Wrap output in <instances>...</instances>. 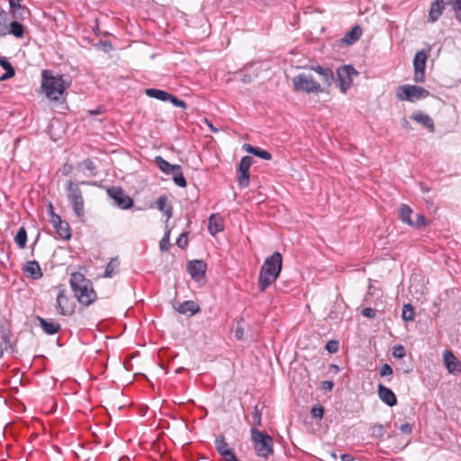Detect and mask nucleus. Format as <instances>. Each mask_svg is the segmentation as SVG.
<instances>
[{
    "label": "nucleus",
    "instance_id": "obj_36",
    "mask_svg": "<svg viewBox=\"0 0 461 461\" xmlns=\"http://www.w3.org/2000/svg\"><path fill=\"white\" fill-rule=\"evenodd\" d=\"M8 14L5 10L0 11V37L7 35Z\"/></svg>",
    "mask_w": 461,
    "mask_h": 461
},
{
    "label": "nucleus",
    "instance_id": "obj_23",
    "mask_svg": "<svg viewBox=\"0 0 461 461\" xmlns=\"http://www.w3.org/2000/svg\"><path fill=\"white\" fill-rule=\"evenodd\" d=\"M157 167L166 175H171L175 170L181 169L180 165H173L164 159L161 156L155 157L154 159Z\"/></svg>",
    "mask_w": 461,
    "mask_h": 461
},
{
    "label": "nucleus",
    "instance_id": "obj_20",
    "mask_svg": "<svg viewBox=\"0 0 461 461\" xmlns=\"http://www.w3.org/2000/svg\"><path fill=\"white\" fill-rule=\"evenodd\" d=\"M36 320L39 321L40 326L43 331L48 335H54L58 333L61 329V326L59 322L53 321L51 320L49 321L41 316H37Z\"/></svg>",
    "mask_w": 461,
    "mask_h": 461
},
{
    "label": "nucleus",
    "instance_id": "obj_39",
    "mask_svg": "<svg viewBox=\"0 0 461 461\" xmlns=\"http://www.w3.org/2000/svg\"><path fill=\"white\" fill-rule=\"evenodd\" d=\"M371 436L373 438L383 439L385 434L384 428L382 424L376 423L371 426Z\"/></svg>",
    "mask_w": 461,
    "mask_h": 461
},
{
    "label": "nucleus",
    "instance_id": "obj_33",
    "mask_svg": "<svg viewBox=\"0 0 461 461\" xmlns=\"http://www.w3.org/2000/svg\"><path fill=\"white\" fill-rule=\"evenodd\" d=\"M119 264L120 262L117 258H112L107 264L103 276L106 278L113 276V275L117 272Z\"/></svg>",
    "mask_w": 461,
    "mask_h": 461
},
{
    "label": "nucleus",
    "instance_id": "obj_29",
    "mask_svg": "<svg viewBox=\"0 0 461 461\" xmlns=\"http://www.w3.org/2000/svg\"><path fill=\"white\" fill-rule=\"evenodd\" d=\"M145 93L148 96L156 98L160 101L167 102L168 98H170V93H167L164 90L156 89V88H148L145 90Z\"/></svg>",
    "mask_w": 461,
    "mask_h": 461
},
{
    "label": "nucleus",
    "instance_id": "obj_25",
    "mask_svg": "<svg viewBox=\"0 0 461 461\" xmlns=\"http://www.w3.org/2000/svg\"><path fill=\"white\" fill-rule=\"evenodd\" d=\"M23 269L32 279L37 280L42 277L41 268L36 260L28 261Z\"/></svg>",
    "mask_w": 461,
    "mask_h": 461
},
{
    "label": "nucleus",
    "instance_id": "obj_19",
    "mask_svg": "<svg viewBox=\"0 0 461 461\" xmlns=\"http://www.w3.org/2000/svg\"><path fill=\"white\" fill-rule=\"evenodd\" d=\"M362 34V29L359 25H355L351 30L346 33L345 37L341 38L339 41L341 46L352 45L357 41Z\"/></svg>",
    "mask_w": 461,
    "mask_h": 461
},
{
    "label": "nucleus",
    "instance_id": "obj_41",
    "mask_svg": "<svg viewBox=\"0 0 461 461\" xmlns=\"http://www.w3.org/2000/svg\"><path fill=\"white\" fill-rule=\"evenodd\" d=\"M448 5L454 11L456 20L461 23V0H449Z\"/></svg>",
    "mask_w": 461,
    "mask_h": 461
},
{
    "label": "nucleus",
    "instance_id": "obj_38",
    "mask_svg": "<svg viewBox=\"0 0 461 461\" xmlns=\"http://www.w3.org/2000/svg\"><path fill=\"white\" fill-rule=\"evenodd\" d=\"M402 318L406 321H411L414 320V311L411 303H406L403 305Z\"/></svg>",
    "mask_w": 461,
    "mask_h": 461
},
{
    "label": "nucleus",
    "instance_id": "obj_22",
    "mask_svg": "<svg viewBox=\"0 0 461 461\" xmlns=\"http://www.w3.org/2000/svg\"><path fill=\"white\" fill-rule=\"evenodd\" d=\"M313 71L318 73L324 85L327 86H330L334 79V74L331 68L328 67H321V66H313L311 68Z\"/></svg>",
    "mask_w": 461,
    "mask_h": 461
},
{
    "label": "nucleus",
    "instance_id": "obj_48",
    "mask_svg": "<svg viewBox=\"0 0 461 461\" xmlns=\"http://www.w3.org/2000/svg\"><path fill=\"white\" fill-rule=\"evenodd\" d=\"M168 101L171 102L176 107H180L182 109H186L187 107V104L185 101L177 98L173 95H170V98H168Z\"/></svg>",
    "mask_w": 461,
    "mask_h": 461
},
{
    "label": "nucleus",
    "instance_id": "obj_14",
    "mask_svg": "<svg viewBox=\"0 0 461 461\" xmlns=\"http://www.w3.org/2000/svg\"><path fill=\"white\" fill-rule=\"evenodd\" d=\"M51 223L56 230V232L59 236L63 240H70L71 238V229L69 224L61 219V217L58 214H53V220H51Z\"/></svg>",
    "mask_w": 461,
    "mask_h": 461
},
{
    "label": "nucleus",
    "instance_id": "obj_11",
    "mask_svg": "<svg viewBox=\"0 0 461 461\" xmlns=\"http://www.w3.org/2000/svg\"><path fill=\"white\" fill-rule=\"evenodd\" d=\"M107 194L121 209L126 210L133 205V200L121 187H110L107 189Z\"/></svg>",
    "mask_w": 461,
    "mask_h": 461
},
{
    "label": "nucleus",
    "instance_id": "obj_17",
    "mask_svg": "<svg viewBox=\"0 0 461 461\" xmlns=\"http://www.w3.org/2000/svg\"><path fill=\"white\" fill-rule=\"evenodd\" d=\"M448 5V2L445 0H434L430 4L429 10V21L430 23H436L443 14L445 6Z\"/></svg>",
    "mask_w": 461,
    "mask_h": 461
},
{
    "label": "nucleus",
    "instance_id": "obj_49",
    "mask_svg": "<svg viewBox=\"0 0 461 461\" xmlns=\"http://www.w3.org/2000/svg\"><path fill=\"white\" fill-rule=\"evenodd\" d=\"M176 244L180 249H185L187 246V244H188V241H187V232L181 233L180 236L177 238Z\"/></svg>",
    "mask_w": 461,
    "mask_h": 461
},
{
    "label": "nucleus",
    "instance_id": "obj_6",
    "mask_svg": "<svg viewBox=\"0 0 461 461\" xmlns=\"http://www.w3.org/2000/svg\"><path fill=\"white\" fill-rule=\"evenodd\" d=\"M294 90L307 94L322 92L320 83H318L312 75L301 73L292 79Z\"/></svg>",
    "mask_w": 461,
    "mask_h": 461
},
{
    "label": "nucleus",
    "instance_id": "obj_57",
    "mask_svg": "<svg viewBox=\"0 0 461 461\" xmlns=\"http://www.w3.org/2000/svg\"><path fill=\"white\" fill-rule=\"evenodd\" d=\"M334 387V383L332 381H323L322 388L324 390L331 391Z\"/></svg>",
    "mask_w": 461,
    "mask_h": 461
},
{
    "label": "nucleus",
    "instance_id": "obj_53",
    "mask_svg": "<svg viewBox=\"0 0 461 461\" xmlns=\"http://www.w3.org/2000/svg\"><path fill=\"white\" fill-rule=\"evenodd\" d=\"M0 66L5 70H14L12 64L5 59V58H0Z\"/></svg>",
    "mask_w": 461,
    "mask_h": 461
},
{
    "label": "nucleus",
    "instance_id": "obj_40",
    "mask_svg": "<svg viewBox=\"0 0 461 461\" xmlns=\"http://www.w3.org/2000/svg\"><path fill=\"white\" fill-rule=\"evenodd\" d=\"M340 307H341L340 303H339L338 302H335L333 303V305L330 307L327 317L330 320L341 319Z\"/></svg>",
    "mask_w": 461,
    "mask_h": 461
},
{
    "label": "nucleus",
    "instance_id": "obj_31",
    "mask_svg": "<svg viewBox=\"0 0 461 461\" xmlns=\"http://www.w3.org/2000/svg\"><path fill=\"white\" fill-rule=\"evenodd\" d=\"M412 214L411 208L407 204H402L399 208V218L408 225L411 226L412 221L411 215Z\"/></svg>",
    "mask_w": 461,
    "mask_h": 461
},
{
    "label": "nucleus",
    "instance_id": "obj_30",
    "mask_svg": "<svg viewBox=\"0 0 461 461\" xmlns=\"http://www.w3.org/2000/svg\"><path fill=\"white\" fill-rule=\"evenodd\" d=\"M167 198L161 195L157 200V208L167 216V221L172 217V206L167 205Z\"/></svg>",
    "mask_w": 461,
    "mask_h": 461
},
{
    "label": "nucleus",
    "instance_id": "obj_51",
    "mask_svg": "<svg viewBox=\"0 0 461 461\" xmlns=\"http://www.w3.org/2000/svg\"><path fill=\"white\" fill-rule=\"evenodd\" d=\"M379 374L381 376H388L393 374V368L388 364H384L381 366Z\"/></svg>",
    "mask_w": 461,
    "mask_h": 461
},
{
    "label": "nucleus",
    "instance_id": "obj_63",
    "mask_svg": "<svg viewBox=\"0 0 461 461\" xmlns=\"http://www.w3.org/2000/svg\"><path fill=\"white\" fill-rule=\"evenodd\" d=\"M49 212L51 215V220H53V214H56V213L54 212V208H53L52 204L49 205Z\"/></svg>",
    "mask_w": 461,
    "mask_h": 461
},
{
    "label": "nucleus",
    "instance_id": "obj_24",
    "mask_svg": "<svg viewBox=\"0 0 461 461\" xmlns=\"http://www.w3.org/2000/svg\"><path fill=\"white\" fill-rule=\"evenodd\" d=\"M224 229L223 220L217 214H212L209 217L208 230L211 235L215 236Z\"/></svg>",
    "mask_w": 461,
    "mask_h": 461
},
{
    "label": "nucleus",
    "instance_id": "obj_27",
    "mask_svg": "<svg viewBox=\"0 0 461 461\" xmlns=\"http://www.w3.org/2000/svg\"><path fill=\"white\" fill-rule=\"evenodd\" d=\"M24 32V26L18 21L11 22L7 28V34H12L13 36L18 39L23 38Z\"/></svg>",
    "mask_w": 461,
    "mask_h": 461
},
{
    "label": "nucleus",
    "instance_id": "obj_56",
    "mask_svg": "<svg viewBox=\"0 0 461 461\" xmlns=\"http://www.w3.org/2000/svg\"><path fill=\"white\" fill-rule=\"evenodd\" d=\"M15 75V70H7L1 77L0 81L7 80Z\"/></svg>",
    "mask_w": 461,
    "mask_h": 461
},
{
    "label": "nucleus",
    "instance_id": "obj_54",
    "mask_svg": "<svg viewBox=\"0 0 461 461\" xmlns=\"http://www.w3.org/2000/svg\"><path fill=\"white\" fill-rule=\"evenodd\" d=\"M423 225H425L424 216L422 214H417L416 220L414 221H412L411 226L420 227V226H423Z\"/></svg>",
    "mask_w": 461,
    "mask_h": 461
},
{
    "label": "nucleus",
    "instance_id": "obj_16",
    "mask_svg": "<svg viewBox=\"0 0 461 461\" xmlns=\"http://www.w3.org/2000/svg\"><path fill=\"white\" fill-rule=\"evenodd\" d=\"M377 393L382 402H384L389 407L395 406L397 404V398L394 393L388 387L382 384L377 386Z\"/></svg>",
    "mask_w": 461,
    "mask_h": 461
},
{
    "label": "nucleus",
    "instance_id": "obj_55",
    "mask_svg": "<svg viewBox=\"0 0 461 461\" xmlns=\"http://www.w3.org/2000/svg\"><path fill=\"white\" fill-rule=\"evenodd\" d=\"M400 430L404 434H411L412 432V426L410 423H403L400 426Z\"/></svg>",
    "mask_w": 461,
    "mask_h": 461
},
{
    "label": "nucleus",
    "instance_id": "obj_26",
    "mask_svg": "<svg viewBox=\"0 0 461 461\" xmlns=\"http://www.w3.org/2000/svg\"><path fill=\"white\" fill-rule=\"evenodd\" d=\"M175 309L181 314L190 313L191 315H194L200 312L199 305L194 301H185L177 307H175Z\"/></svg>",
    "mask_w": 461,
    "mask_h": 461
},
{
    "label": "nucleus",
    "instance_id": "obj_28",
    "mask_svg": "<svg viewBox=\"0 0 461 461\" xmlns=\"http://www.w3.org/2000/svg\"><path fill=\"white\" fill-rule=\"evenodd\" d=\"M10 12L14 19H22L26 8L20 4V0H8Z\"/></svg>",
    "mask_w": 461,
    "mask_h": 461
},
{
    "label": "nucleus",
    "instance_id": "obj_44",
    "mask_svg": "<svg viewBox=\"0 0 461 461\" xmlns=\"http://www.w3.org/2000/svg\"><path fill=\"white\" fill-rule=\"evenodd\" d=\"M243 321H244L243 317H240L237 320L236 329L234 330V336L238 340L243 339V337H244V328L242 325Z\"/></svg>",
    "mask_w": 461,
    "mask_h": 461
},
{
    "label": "nucleus",
    "instance_id": "obj_9",
    "mask_svg": "<svg viewBox=\"0 0 461 461\" xmlns=\"http://www.w3.org/2000/svg\"><path fill=\"white\" fill-rule=\"evenodd\" d=\"M253 162L254 159L250 156H244L240 161L237 182L239 187L241 189L246 188L249 185V168Z\"/></svg>",
    "mask_w": 461,
    "mask_h": 461
},
{
    "label": "nucleus",
    "instance_id": "obj_32",
    "mask_svg": "<svg viewBox=\"0 0 461 461\" xmlns=\"http://www.w3.org/2000/svg\"><path fill=\"white\" fill-rule=\"evenodd\" d=\"M1 333V342H0V348L7 349L8 348H11V331L7 329H5L4 326H1L0 329Z\"/></svg>",
    "mask_w": 461,
    "mask_h": 461
},
{
    "label": "nucleus",
    "instance_id": "obj_43",
    "mask_svg": "<svg viewBox=\"0 0 461 461\" xmlns=\"http://www.w3.org/2000/svg\"><path fill=\"white\" fill-rule=\"evenodd\" d=\"M261 410H259L258 406L256 405L254 407V410L251 413V417H252V428H257L258 427H260L262 425L261 423Z\"/></svg>",
    "mask_w": 461,
    "mask_h": 461
},
{
    "label": "nucleus",
    "instance_id": "obj_35",
    "mask_svg": "<svg viewBox=\"0 0 461 461\" xmlns=\"http://www.w3.org/2000/svg\"><path fill=\"white\" fill-rule=\"evenodd\" d=\"M78 167H83L85 168V170L88 171V176H95L97 172H96V166L95 164L94 163V161L90 158H86L85 160H83L82 162H80L78 165H77Z\"/></svg>",
    "mask_w": 461,
    "mask_h": 461
},
{
    "label": "nucleus",
    "instance_id": "obj_42",
    "mask_svg": "<svg viewBox=\"0 0 461 461\" xmlns=\"http://www.w3.org/2000/svg\"><path fill=\"white\" fill-rule=\"evenodd\" d=\"M170 230H167L164 236L159 241V249L161 251H167L170 249Z\"/></svg>",
    "mask_w": 461,
    "mask_h": 461
},
{
    "label": "nucleus",
    "instance_id": "obj_13",
    "mask_svg": "<svg viewBox=\"0 0 461 461\" xmlns=\"http://www.w3.org/2000/svg\"><path fill=\"white\" fill-rule=\"evenodd\" d=\"M443 362L449 374L454 375L461 374V361L455 357L452 351L446 349L443 352Z\"/></svg>",
    "mask_w": 461,
    "mask_h": 461
},
{
    "label": "nucleus",
    "instance_id": "obj_62",
    "mask_svg": "<svg viewBox=\"0 0 461 461\" xmlns=\"http://www.w3.org/2000/svg\"><path fill=\"white\" fill-rule=\"evenodd\" d=\"M330 370L333 371L334 373H339V366L336 364H331L330 366Z\"/></svg>",
    "mask_w": 461,
    "mask_h": 461
},
{
    "label": "nucleus",
    "instance_id": "obj_60",
    "mask_svg": "<svg viewBox=\"0 0 461 461\" xmlns=\"http://www.w3.org/2000/svg\"><path fill=\"white\" fill-rule=\"evenodd\" d=\"M241 81L244 83V84H249L252 82V77L249 74H242L241 76Z\"/></svg>",
    "mask_w": 461,
    "mask_h": 461
},
{
    "label": "nucleus",
    "instance_id": "obj_46",
    "mask_svg": "<svg viewBox=\"0 0 461 461\" xmlns=\"http://www.w3.org/2000/svg\"><path fill=\"white\" fill-rule=\"evenodd\" d=\"M254 156H257L265 160H270L272 158V155L270 152L265 149H261L260 148L258 147L255 150Z\"/></svg>",
    "mask_w": 461,
    "mask_h": 461
},
{
    "label": "nucleus",
    "instance_id": "obj_52",
    "mask_svg": "<svg viewBox=\"0 0 461 461\" xmlns=\"http://www.w3.org/2000/svg\"><path fill=\"white\" fill-rule=\"evenodd\" d=\"M362 315L364 317L373 319L375 317V311L372 309L371 307H366L361 312Z\"/></svg>",
    "mask_w": 461,
    "mask_h": 461
},
{
    "label": "nucleus",
    "instance_id": "obj_34",
    "mask_svg": "<svg viewBox=\"0 0 461 461\" xmlns=\"http://www.w3.org/2000/svg\"><path fill=\"white\" fill-rule=\"evenodd\" d=\"M14 241L20 249H23L27 242V231L24 227H21L15 237Z\"/></svg>",
    "mask_w": 461,
    "mask_h": 461
},
{
    "label": "nucleus",
    "instance_id": "obj_3",
    "mask_svg": "<svg viewBox=\"0 0 461 461\" xmlns=\"http://www.w3.org/2000/svg\"><path fill=\"white\" fill-rule=\"evenodd\" d=\"M41 88L46 96L52 101H59L65 92V80L62 76L54 77L50 70L41 71Z\"/></svg>",
    "mask_w": 461,
    "mask_h": 461
},
{
    "label": "nucleus",
    "instance_id": "obj_2",
    "mask_svg": "<svg viewBox=\"0 0 461 461\" xmlns=\"http://www.w3.org/2000/svg\"><path fill=\"white\" fill-rule=\"evenodd\" d=\"M283 264V257L279 252H274L267 257L260 267L258 276V288L264 292L278 278Z\"/></svg>",
    "mask_w": 461,
    "mask_h": 461
},
{
    "label": "nucleus",
    "instance_id": "obj_47",
    "mask_svg": "<svg viewBox=\"0 0 461 461\" xmlns=\"http://www.w3.org/2000/svg\"><path fill=\"white\" fill-rule=\"evenodd\" d=\"M325 348L329 353H331V354L337 353L339 350V341H337V340L328 341L326 343Z\"/></svg>",
    "mask_w": 461,
    "mask_h": 461
},
{
    "label": "nucleus",
    "instance_id": "obj_18",
    "mask_svg": "<svg viewBox=\"0 0 461 461\" xmlns=\"http://www.w3.org/2000/svg\"><path fill=\"white\" fill-rule=\"evenodd\" d=\"M187 270L192 278H200L204 276L206 264L203 260H192L188 263Z\"/></svg>",
    "mask_w": 461,
    "mask_h": 461
},
{
    "label": "nucleus",
    "instance_id": "obj_59",
    "mask_svg": "<svg viewBox=\"0 0 461 461\" xmlns=\"http://www.w3.org/2000/svg\"><path fill=\"white\" fill-rule=\"evenodd\" d=\"M72 169H73L72 165L66 163L63 167L62 173H63V175L67 176L71 173Z\"/></svg>",
    "mask_w": 461,
    "mask_h": 461
},
{
    "label": "nucleus",
    "instance_id": "obj_7",
    "mask_svg": "<svg viewBox=\"0 0 461 461\" xmlns=\"http://www.w3.org/2000/svg\"><path fill=\"white\" fill-rule=\"evenodd\" d=\"M429 95V92L422 86L403 85L398 87L396 97L402 101L415 102Z\"/></svg>",
    "mask_w": 461,
    "mask_h": 461
},
{
    "label": "nucleus",
    "instance_id": "obj_64",
    "mask_svg": "<svg viewBox=\"0 0 461 461\" xmlns=\"http://www.w3.org/2000/svg\"><path fill=\"white\" fill-rule=\"evenodd\" d=\"M206 122H207L208 126L212 130V131H213V132H217L218 131V129L214 128L213 125L211 122H208V120H206Z\"/></svg>",
    "mask_w": 461,
    "mask_h": 461
},
{
    "label": "nucleus",
    "instance_id": "obj_58",
    "mask_svg": "<svg viewBox=\"0 0 461 461\" xmlns=\"http://www.w3.org/2000/svg\"><path fill=\"white\" fill-rule=\"evenodd\" d=\"M242 148H243V149H244L245 151H247L248 153H250V154H252V155H254L255 150H256V149H257V147L251 146L250 144H244V145L242 146Z\"/></svg>",
    "mask_w": 461,
    "mask_h": 461
},
{
    "label": "nucleus",
    "instance_id": "obj_21",
    "mask_svg": "<svg viewBox=\"0 0 461 461\" xmlns=\"http://www.w3.org/2000/svg\"><path fill=\"white\" fill-rule=\"evenodd\" d=\"M411 119L423 125L429 132L433 133L435 131V124L432 118L421 111L414 113L411 115Z\"/></svg>",
    "mask_w": 461,
    "mask_h": 461
},
{
    "label": "nucleus",
    "instance_id": "obj_12",
    "mask_svg": "<svg viewBox=\"0 0 461 461\" xmlns=\"http://www.w3.org/2000/svg\"><path fill=\"white\" fill-rule=\"evenodd\" d=\"M428 59V52L425 50L418 51L413 59L414 76L413 80L416 83H423L425 80V68Z\"/></svg>",
    "mask_w": 461,
    "mask_h": 461
},
{
    "label": "nucleus",
    "instance_id": "obj_37",
    "mask_svg": "<svg viewBox=\"0 0 461 461\" xmlns=\"http://www.w3.org/2000/svg\"><path fill=\"white\" fill-rule=\"evenodd\" d=\"M171 175H173V181L177 186L184 188L187 185V182L183 175L182 168L179 170H175Z\"/></svg>",
    "mask_w": 461,
    "mask_h": 461
},
{
    "label": "nucleus",
    "instance_id": "obj_10",
    "mask_svg": "<svg viewBox=\"0 0 461 461\" xmlns=\"http://www.w3.org/2000/svg\"><path fill=\"white\" fill-rule=\"evenodd\" d=\"M74 301L66 294L65 289H60L57 295L56 310L63 316H70L75 312Z\"/></svg>",
    "mask_w": 461,
    "mask_h": 461
},
{
    "label": "nucleus",
    "instance_id": "obj_50",
    "mask_svg": "<svg viewBox=\"0 0 461 461\" xmlns=\"http://www.w3.org/2000/svg\"><path fill=\"white\" fill-rule=\"evenodd\" d=\"M393 356L395 358H402L405 356V349L402 345L393 347Z\"/></svg>",
    "mask_w": 461,
    "mask_h": 461
},
{
    "label": "nucleus",
    "instance_id": "obj_15",
    "mask_svg": "<svg viewBox=\"0 0 461 461\" xmlns=\"http://www.w3.org/2000/svg\"><path fill=\"white\" fill-rule=\"evenodd\" d=\"M214 446L218 454L225 461L227 460V458H230L235 453L234 450L229 447V444L226 442V438L222 434L216 436L214 439Z\"/></svg>",
    "mask_w": 461,
    "mask_h": 461
},
{
    "label": "nucleus",
    "instance_id": "obj_5",
    "mask_svg": "<svg viewBox=\"0 0 461 461\" xmlns=\"http://www.w3.org/2000/svg\"><path fill=\"white\" fill-rule=\"evenodd\" d=\"M89 182L82 181L80 183H75L72 180L67 182V198L73 208L75 214L77 217H83L85 214L84 210V198L82 191L79 187L80 185H88Z\"/></svg>",
    "mask_w": 461,
    "mask_h": 461
},
{
    "label": "nucleus",
    "instance_id": "obj_1",
    "mask_svg": "<svg viewBox=\"0 0 461 461\" xmlns=\"http://www.w3.org/2000/svg\"><path fill=\"white\" fill-rule=\"evenodd\" d=\"M69 284L75 297L82 305L89 306L96 300L97 295L93 288L92 282L85 276L84 273L72 272Z\"/></svg>",
    "mask_w": 461,
    "mask_h": 461
},
{
    "label": "nucleus",
    "instance_id": "obj_4",
    "mask_svg": "<svg viewBox=\"0 0 461 461\" xmlns=\"http://www.w3.org/2000/svg\"><path fill=\"white\" fill-rule=\"evenodd\" d=\"M251 442L258 456L268 459L273 453V438L257 428H251Z\"/></svg>",
    "mask_w": 461,
    "mask_h": 461
},
{
    "label": "nucleus",
    "instance_id": "obj_61",
    "mask_svg": "<svg viewBox=\"0 0 461 461\" xmlns=\"http://www.w3.org/2000/svg\"><path fill=\"white\" fill-rule=\"evenodd\" d=\"M341 461H355V458L349 454H342L340 456Z\"/></svg>",
    "mask_w": 461,
    "mask_h": 461
},
{
    "label": "nucleus",
    "instance_id": "obj_8",
    "mask_svg": "<svg viewBox=\"0 0 461 461\" xmlns=\"http://www.w3.org/2000/svg\"><path fill=\"white\" fill-rule=\"evenodd\" d=\"M336 73L339 89L345 94L352 85V76L358 75V72L353 66L345 65L339 67Z\"/></svg>",
    "mask_w": 461,
    "mask_h": 461
},
{
    "label": "nucleus",
    "instance_id": "obj_45",
    "mask_svg": "<svg viewBox=\"0 0 461 461\" xmlns=\"http://www.w3.org/2000/svg\"><path fill=\"white\" fill-rule=\"evenodd\" d=\"M323 413L324 408L321 404H315L311 410L312 416L319 420L323 417Z\"/></svg>",
    "mask_w": 461,
    "mask_h": 461
}]
</instances>
